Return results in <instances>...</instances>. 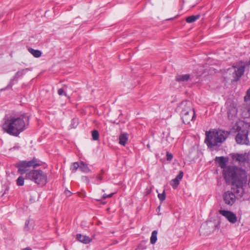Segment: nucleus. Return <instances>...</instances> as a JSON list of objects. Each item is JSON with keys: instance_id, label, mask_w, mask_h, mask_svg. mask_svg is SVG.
Returning <instances> with one entry per match:
<instances>
[{"instance_id": "nucleus-1", "label": "nucleus", "mask_w": 250, "mask_h": 250, "mask_svg": "<svg viewBox=\"0 0 250 250\" xmlns=\"http://www.w3.org/2000/svg\"><path fill=\"white\" fill-rule=\"evenodd\" d=\"M223 176L227 183L231 184V189L234 192L240 196L243 195L244 185L247 180V173L244 169L237 166H228L223 170Z\"/></svg>"}, {"instance_id": "nucleus-2", "label": "nucleus", "mask_w": 250, "mask_h": 250, "mask_svg": "<svg viewBox=\"0 0 250 250\" xmlns=\"http://www.w3.org/2000/svg\"><path fill=\"white\" fill-rule=\"evenodd\" d=\"M29 117L23 114L20 117H12L7 119L2 125V129L8 134L18 136L28 125Z\"/></svg>"}, {"instance_id": "nucleus-3", "label": "nucleus", "mask_w": 250, "mask_h": 250, "mask_svg": "<svg viewBox=\"0 0 250 250\" xmlns=\"http://www.w3.org/2000/svg\"><path fill=\"white\" fill-rule=\"evenodd\" d=\"M229 133L222 130L213 131H207L205 143L209 148L216 146L218 143L224 142Z\"/></svg>"}, {"instance_id": "nucleus-4", "label": "nucleus", "mask_w": 250, "mask_h": 250, "mask_svg": "<svg viewBox=\"0 0 250 250\" xmlns=\"http://www.w3.org/2000/svg\"><path fill=\"white\" fill-rule=\"evenodd\" d=\"M178 110H181V115L184 124H188L190 121L194 120L195 111L189 101H184L181 102L178 107Z\"/></svg>"}, {"instance_id": "nucleus-5", "label": "nucleus", "mask_w": 250, "mask_h": 250, "mask_svg": "<svg viewBox=\"0 0 250 250\" xmlns=\"http://www.w3.org/2000/svg\"><path fill=\"white\" fill-rule=\"evenodd\" d=\"M237 134L235 140L237 144L241 145H248V125L244 122H240L237 125Z\"/></svg>"}, {"instance_id": "nucleus-6", "label": "nucleus", "mask_w": 250, "mask_h": 250, "mask_svg": "<svg viewBox=\"0 0 250 250\" xmlns=\"http://www.w3.org/2000/svg\"><path fill=\"white\" fill-rule=\"evenodd\" d=\"M26 178L37 184L44 185L47 183V177L45 173L41 170H32L26 173Z\"/></svg>"}, {"instance_id": "nucleus-7", "label": "nucleus", "mask_w": 250, "mask_h": 250, "mask_svg": "<svg viewBox=\"0 0 250 250\" xmlns=\"http://www.w3.org/2000/svg\"><path fill=\"white\" fill-rule=\"evenodd\" d=\"M37 160L34 158L30 161H21L15 164V167L18 168V172L21 174H23L28 170V168L33 167L34 168L40 166Z\"/></svg>"}, {"instance_id": "nucleus-8", "label": "nucleus", "mask_w": 250, "mask_h": 250, "mask_svg": "<svg viewBox=\"0 0 250 250\" xmlns=\"http://www.w3.org/2000/svg\"><path fill=\"white\" fill-rule=\"evenodd\" d=\"M216 227L217 225L214 222L207 221L201 225L199 231L204 235H208L216 229Z\"/></svg>"}, {"instance_id": "nucleus-9", "label": "nucleus", "mask_w": 250, "mask_h": 250, "mask_svg": "<svg viewBox=\"0 0 250 250\" xmlns=\"http://www.w3.org/2000/svg\"><path fill=\"white\" fill-rule=\"evenodd\" d=\"M236 196L240 197L232 189L231 191L228 190L225 192L223 195V199L225 204L228 206H232L236 201Z\"/></svg>"}, {"instance_id": "nucleus-10", "label": "nucleus", "mask_w": 250, "mask_h": 250, "mask_svg": "<svg viewBox=\"0 0 250 250\" xmlns=\"http://www.w3.org/2000/svg\"><path fill=\"white\" fill-rule=\"evenodd\" d=\"M219 212L220 214L225 217L230 223L234 224L236 222L237 217L233 212L222 209L220 210Z\"/></svg>"}, {"instance_id": "nucleus-11", "label": "nucleus", "mask_w": 250, "mask_h": 250, "mask_svg": "<svg viewBox=\"0 0 250 250\" xmlns=\"http://www.w3.org/2000/svg\"><path fill=\"white\" fill-rule=\"evenodd\" d=\"M230 156L233 161L238 162L240 164L244 163L249 158L248 155L246 153H232L230 154Z\"/></svg>"}, {"instance_id": "nucleus-12", "label": "nucleus", "mask_w": 250, "mask_h": 250, "mask_svg": "<svg viewBox=\"0 0 250 250\" xmlns=\"http://www.w3.org/2000/svg\"><path fill=\"white\" fill-rule=\"evenodd\" d=\"M227 114L229 120H233L236 117L237 109L234 104L231 103L228 106Z\"/></svg>"}, {"instance_id": "nucleus-13", "label": "nucleus", "mask_w": 250, "mask_h": 250, "mask_svg": "<svg viewBox=\"0 0 250 250\" xmlns=\"http://www.w3.org/2000/svg\"><path fill=\"white\" fill-rule=\"evenodd\" d=\"M234 69V71L232 73V77L234 79V81H238L241 76L243 75L245 71V66H241L238 67L233 66Z\"/></svg>"}, {"instance_id": "nucleus-14", "label": "nucleus", "mask_w": 250, "mask_h": 250, "mask_svg": "<svg viewBox=\"0 0 250 250\" xmlns=\"http://www.w3.org/2000/svg\"><path fill=\"white\" fill-rule=\"evenodd\" d=\"M215 162L219 165V166L225 170L227 167V163L228 158L224 156L216 157L215 158Z\"/></svg>"}, {"instance_id": "nucleus-15", "label": "nucleus", "mask_w": 250, "mask_h": 250, "mask_svg": "<svg viewBox=\"0 0 250 250\" xmlns=\"http://www.w3.org/2000/svg\"><path fill=\"white\" fill-rule=\"evenodd\" d=\"M29 70L28 68H26V69H22L20 71H18L16 73V74L15 75V76L13 77V78L12 79H11L10 80V84L11 85H13L14 84V81H16L17 82L18 81V80L19 78L20 77H21L22 76H23L25 74V71L26 70Z\"/></svg>"}, {"instance_id": "nucleus-16", "label": "nucleus", "mask_w": 250, "mask_h": 250, "mask_svg": "<svg viewBox=\"0 0 250 250\" xmlns=\"http://www.w3.org/2000/svg\"><path fill=\"white\" fill-rule=\"evenodd\" d=\"M76 239L78 241L85 244H89L92 241V239L86 235H83L81 234H77Z\"/></svg>"}, {"instance_id": "nucleus-17", "label": "nucleus", "mask_w": 250, "mask_h": 250, "mask_svg": "<svg viewBox=\"0 0 250 250\" xmlns=\"http://www.w3.org/2000/svg\"><path fill=\"white\" fill-rule=\"evenodd\" d=\"M189 74L178 75L175 77V80L179 83L187 82L190 78Z\"/></svg>"}, {"instance_id": "nucleus-18", "label": "nucleus", "mask_w": 250, "mask_h": 250, "mask_svg": "<svg viewBox=\"0 0 250 250\" xmlns=\"http://www.w3.org/2000/svg\"><path fill=\"white\" fill-rule=\"evenodd\" d=\"M127 139L128 137L127 134H121L119 136V143L123 146H125L126 143Z\"/></svg>"}, {"instance_id": "nucleus-19", "label": "nucleus", "mask_w": 250, "mask_h": 250, "mask_svg": "<svg viewBox=\"0 0 250 250\" xmlns=\"http://www.w3.org/2000/svg\"><path fill=\"white\" fill-rule=\"evenodd\" d=\"M29 52L35 57L39 58L41 56L42 52L39 50H35L32 48H28Z\"/></svg>"}, {"instance_id": "nucleus-20", "label": "nucleus", "mask_w": 250, "mask_h": 250, "mask_svg": "<svg viewBox=\"0 0 250 250\" xmlns=\"http://www.w3.org/2000/svg\"><path fill=\"white\" fill-rule=\"evenodd\" d=\"M200 18L199 15H191L186 18V21L188 23H192Z\"/></svg>"}, {"instance_id": "nucleus-21", "label": "nucleus", "mask_w": 250, "mask_h": 250, "mask_svg": "<svg viewBox=\"0 0 250 250\" xmlns=\"http://www.w3.org/2000/svg\"><path fill=\"white\" fill-rule=\"evenodd\" d=\"M80 169L82 171L85 173H88L90 171V169L89 168L87 165L85 164L83 162H81L80 165Z\"/></svg>"}, {"instance_id": "nucleus-22", "label": "nucleus", "mask_w": 250, "mask_h": 250, "mask_svg": "<svg viewBox=\"0 0 250 250\" xmlns=\"http://www.w3.org/2000/svg\"><path fill=\"white\" fill-rule=\"evenodd\" d=\"M157 230H153L152 232L151 236L150 237V243L152 244H154L156 242V241L157 240Z\"/></svg>"}, {"instance_id": "nucleus-23", "label": "nucleus", "mask_w": 250, "mask_h": 250, "mask_svg": "<svg viewBox=\"0 0 250 250\" xmlns=\"http://www.w3.org/2000/svg\"><path fill=\"white\" fill-rule=\"evenodd\" d=\"M24 178L21 176L18 177L16 180L17 185L19 186H22L24 185Z\"/></svg>"}, {"instance_id": "nucleus-24", "label": "nucleus", "mask_w": 250, "mask_h": 250, "mask_svg": "<svg viewBox=\"0 0 250 250\" xmlns=\"http://www.w3.org/2000/svg\"><path fill=\"white\" fill-rule=\"evenodd\" d=\"M179 182L175 178L171 180L170 184L174 189H176L179 185Z\"/></svg>"}, {"instance_id": "nucleus-25", "label": "nucleus", "mask_w": 250, "mask_h": 250, "mask_svg": "<svg viewBox=\"0 0 250 250\" xmlns=\"http://www.w3.org/2000/svg\"><path fill=\"white\" fill-rule=\"evenodd\" d=\"M78 168H80L79 164L78 162H74L72 164L70 169L72 172H75Z\"/></svg>"}, {"instance_id": "nucleus-26", "label": "nucleus", "mask_w": 250, "mask_h": 250, "mask_svg": "<svg viewBox=\"0 0 250 250\" xmlns=\"http://www.w3.org/2000/svg\"><path fill=\"white\" fill-rule=\"evenodd\" d=\"M92 137L94 140H97L99 138V134L97 130H94L92 131Z\"/></svg>"}, {"instance_id": "nucleus-27", "label": "nucleus", "mask_w": 250, "mask_h": 250, "mask_svg": "<svg viewBox=\"0 0 250 250\" xmlns=\"http://www.w3.org/2000/svg\"><path fill=\"white\" fill-rule=\"evenodd\" d=\"M91 178H96V182H95L94 183L96 184H97V185L100 184V181H101L103 179V177L100 174H98L96 176L93 175L91 177Z\"/></svg>"}, {"instance_id": "nucleus-28", "label": "nucleus", "mask_w": 250, "mask_h": 250, "mask_svg": "<svg viewBox=\"0 0 250 250\" xmlns=\"http://www.w3.org/2000/svg\"><path fill=\"white\" fill-rule=\"evenodd\" d=\"M78 125V119L77 118H74L71 121V125L72 128H76Z\"/></svg>"}, {"instance_id": "nucleus-29", "label": "nucleus", "mask_w": 250, "mask_h": 250, "mask_svg": "<svg viewBox=\"0 0 250 250\" xmlns=\"http://www.w3.org/2000/svg\"><path fill=\"white\" fill-rule=\"evenodd\" d=\"M158 197L159 200L161 201V202L164 201L166 199V194L165 191H164L162 193L158 194Z\"/></svg>"}, {"instance_id": "nucleus-30", "label": "nucleus", "mask_w": 250, "mask_h": 250, "mask_svg": "<svg viewBox=\"0 0 250 250\" xmlns=\"http://www.w3.org/2000/svg\"><path fill=\"white\" fill-rule=\"evenodd\" d=\"M184 175L183 172L182 171H180L179 173V174L176 176L175 179H177L178 181L180 182V181L182 179Z\"/></svg>"}, {"instance_id": "nucleus-31", "label": "nucleus", "mask_w": 250, "mask_h": 250, "mask_svg": "<svg viewBox=\"0 0 250 250\" xmlns=\"http://www.w3.org/2000/svg\"><path fill=\"white\" fill-rule=\"evenodd\" d=\"M82 180L83 182H85L87 184H88L90 183V181L89 180L88 177L87 176H82Z\"/></svg>"}, {"instance_id": "nucleus-32", "label": "nucleus", "mask_w": 250, "mask_h": 250, "mask_svg": "<svg viewBox=\"0 0 250 250\" xmlns=\"http://www.w3.org/2000/svg\"><path fill=\"white\" fill-rule=\"evenodd\" d=\"M245 101H250V88L248 90L247 95L244 98Z\"/></svg>"}, {"instance_id": "nucleus-33", "label": "nucleus", "mask_w": 250, "mask_h": 250, "mask_svg": "<svg viewBox=\"0 0 250 250\" xmlns=\"http://www.w3.org/2000/svg\"><path fill=\"white\" fill-rule=\"evenodd\" d=\"M115 194V193H111L109 194H104L102 196V199H105L106 198H110L114 194Z\"/></svg>"}, {"instance_id": "nucleus-34", "label": "nucleus", "mask_w": 250, "mask_h": 250, "mask_svg": "<svg viewBox=\"0 0 250 250\" xmlns=\"http://www.w3.org/2000/svg\"><path fill=\"white\" fill-rule=\"evenodd\" d=\"M173 158V155L171 153L168 152H167V161H171Z\"/></svg>"}, {"instance_id": "nucleus-35", "label": "nucleus", "mask_w": 250, "mask_h": 250, "mask_svg": "<svg viewBox=\"0 0 250 250\" xmlns=\"http://www.w3.org/2000/svg\"><path fill=\"white\" fill-rule=\"evenodd\" d=\"M58 94L59 95H62L64 94L65 96H66V94L64 93V90L62 88H60L58 90Z\"/></svg>"}, {"instance_id": "nucleus-36", "label": "nucleus", "mask_w": 250, "mask_h": 250, "mask_svg": "<svg viewBox=\"0 0 250 250\" xmlns=\"http://www.w3.org/2000/svg\"><path fill=\"white\" fill-rule=\"evenodd\" d=\"M64 192H65V194L66 195V196H71V194H72L71 192L68 190H65Z\"/></svg>"}, {"instance_id": "nucleus-37", "label": "nucleus", "mask_w": 250, "mask_h": 250, "mask_svg": "<svg viewBox=\"0 0 250 250\" xmlns=\"http://www.w3.org/2000/svg\"><path fill=\"white\" fill-rule=\"evenodd\" d=\"M8 191H9V188L6 187L5 189L4 192L3 193V195H4V194L7 193Z\"/></svg>"}, {"instance_id": "nucleus-38", "label": "nucleus", "mask_w": 250, "mask_h": 250, "mask_svg": "<svg viewBox=\"0 0 250 250\" xmlns=\"http://www.w3.org/2000/svg\"><path fill=\"white\" fill-rule=\"evenodd\" d=\"M29 224V220H27L25 222V228H26V227H28Z\"/></svg>"}, {"instance_id": "nucleus-39", "label": "nucleus", "mask_w": 250, "mask_h": 250, "mask_svg": "<svg viewBox=\"0 0 250 250\" xmlns=\"http://www.w3.org/2000/svg\"><path fill=\"white\" fill-rule=\"evenodd\" d=\"M21 250H32V249L30 247H27L22 249Z\"/></svg>"}, {"instance_id": "nucleus-40", "label": "nucleus", "mask_w": 250, "mask_h": 250, "mask_svg": "<svg viewBox=\"0 0 250 250\" xmlns=\"http://www.w3.org/2000/svg\"><path fill=\"white\" fill-rule=\"evenodd\" d=\"M101 174H100V175H101L102 176V175L104 173V170H103V169H102V170H101Z\"/></svg>"}, {"instance_id": "nucleus-41", "label": "nucleus", "mask_w": 250, "mask_h": 250, "mask_svg": "<svg viewBox=\"0 0 250 250\" xmlns=\"http://www.w3.org/2000/svg\"><path fill=\"white\" fill-rule=\"evenodd\" d=\"M102 203L103 204H105V202H102Z\"/></svg>"}, {"instance_id": "nucleus-42", "label": "nucleus", "mask_w": 250, "mask_h": 250, "mask_svg": "<svg viewBox=\"0 0 250 250\" xmlns=\"http://www.w3.org/2000/svg\"><path fill=\"white\" fill-rule=\"evenodd\" d=\"M147 146L148 147H149V145H147Z\"/></svg>"}]
</instances>
